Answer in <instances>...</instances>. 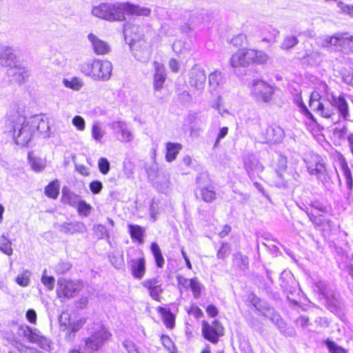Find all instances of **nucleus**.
<instances>
[{
    "label": "nucleus",
    "mask_w": 353,
    "mask_h": 353,
    "mask_svg": "<svg viewBox=\"0 0 353 353\" xmlns=\"http://www.w3.org/2000/svg\"><path fill=\"white\" fill-rule=\"evenodd\" d=\"M244 166L251 181H254L263 172L264 168L261 162L253 155L248 154L244 157Z\"/></svg>",
    "instance_id": "11"
},
{
    "label": "nucleus",
    "mask_w": 353,
    "mask_h": 353,
    "mask_svg": "<svg viewBox=\"0 0 353 353\" xmlns=\"http://www.w3.org/2000/svg\"><path fill=\"white\" fill-rule=\"evenodd\" d=\"M225 80L223 74L219 70L211 72L208 77V83L210 92H219L225 84Z\"/></svg>",
    "instance_id": "19"
},
{
    "label": "nucleus",
    "mask_w": 353,
    "mask_h": 353,
    "mask_svg": "<svg viewBox=\"0 0 353 353\" xmlns=\"http://www.w3.org/2000/svg\"><path fill=\"white\" fill-rule=\"evenodd\" d=\"M108 3H102L98 6H94L92 8V14L98 18L109 21L112 19L110 13H108Z\"/></svg>",
    "instance_id": "36"
},
{
    "label": "nucleus",
    "mask_w": 353,
    "mask_h": 353,
    "mask_svg": "<svg viewBox=\"0 0 353 353\" xmlns=\"http://www.w3.org/2000/svg\"><path fill=\"white\" fill-rule=\"evenodd\" d=\"M248 58L251 59V63L257 64H264L269 59L268 55L261 50H255L249 49Z\"/></svg>",
    "instance_id": "38"
},
{
    "label": "nucleus",
    "mask_w": 353,
    "mask_h": 353,
    "mask_svg": "<svg viewBox=\"0 0 353 353\" xmlns=\"http://www.w3.org/2000/svg\"><path fill=\"white\" fill-rule=\"evenodd\" d=\"M158 312L162 316L163 321L168 328H172L174 325L175 317L169 309L159 307Z\"/></svg>",
    "instance_id": "40"
},
{
    "label": "nucleus",
    "mask_w": 353,
    "mask_h": 353,
    "mask_svg": "<svg viewBox=\"0 0 353 353\" xmlns=\"http://www.w3.org/2000/svg\"><path fill=\"white\" fill-rule=\"evenodd\" d=\"M30 272L28 270H25L17 276L16 282L18 285L22 287H26L28 285L30 282Z\"/></svg>",
    "instance_id": "48"
},
{
    "label": "nucleus",
    "mask_w": 353,
    "mask_h": 353,
    "mask_svg": "<svg viewBox=\"0 0 353 353\" xmlns=\"http://www.w3.org/2000/svg\"><path fill=\"white\" fill-rule=\"evenodd\" d=\"M128 232L131 238L134 240L137 241L139 243H143V236L145 230L139 225L128 224Z\"/></svg>",
    "instance_id": "39"
},
{
    "label": "nucleus",
    "mask_w": 353,
    "mask_h": 353,
    "mask_svg": "<svg viewBox=\"0 0 353 353\" xmlns=\"http://www.w3.org/2000/svg\"><path fill=\"white\" fill-rule=\"evenodd\" d=\"M28 161L31 168L37 172L44 170L46 167V160L34 155L33 152L28 153Z\"/></svg>",
    "instance_id": "35"
},
{
    "label": "nucleus",
    "mask_w": 353,
    "mask_h": 353,
    "mask_svg": "<svg viewBox=\"0 0 353 353\" xmlns=\"http://www.w3.org/2000/svg\"><path fill=\"white\" fill-rule=\"evenodd\" d=\"M265 316L267 318H269L272 323L279 327H280L282 324V320L280 315L277 313H275L274 311H268V313L265 314Z\"/></svg>",
    "instance_id": "61"
},
{
    "label": "nucleus",
    "mask_w": 353,
    "mask_h": 353,
    "mask_svg": "<svg viewBox=\"0 0 353 353\" xmlns=\"http://www.w3.org/2000/svg\"><path fill=\"white\" fill-rule=\"evenodd\" d=\"M81 288L79 282L60 278L57 281V294L60 299H70L73 297Z\"/></svg>",
    "instance_id": "9"
},
{
    "label": "nucleus",
    "mask_w": 353,
    "mask_h": 353,
    "mask_svg": "<svg viewBox=\"0 0 353 353\" xmlns=\"http://www.w3.org/2000/svg\"><path fill=\"white\" fill-rule=\"evenodd\" d=\"M34 132L36 130L44 138L50 137V125L48 122L39 116L30 118Z\"/></svg>",
    "instance_id": "25"
},
{
    "label": "nucleus",
    "mask_w": 353,
    "mask_h": 353,
    "mask_svg": "<svg viewBox=\"0 0 353 353\" xmlns=\"http://www.w3.org/2000/svg\"><path fill=\"white\" fill-rule=\"evenodd\" d=\"M195 195L206 203H210L216 198L214 188L212 185L199 186L195 190Z\"/></svg>",
    "instance_id": "28"
},
{
    "label": "nucleus",
    "mask_w": 353,
    "mask_h": 353,
    "mask_svg": "<svg viewBox=\"0 0 353 353\" xmlns=\"http://www.w3.org/2000/svg\"><path fill=\"white\" fill-rule=\"evenodd\" d=\"M299 41L296 37L294 36L286 37L281 43V48L284 50H288L298 43Z\"/></svg>",
    "instance_id": "50"
},
{
    "label": "nucleus",
    "mask_w": 353,
    "mask_h": 353,
    "mask_svg": "<svg viewBox=\"0 0 353 353\" xmlns=\"http://www.w3.org/2000/svg\"><path fill=\"white\" fill-rule=\"evenodd\" d=\"M79 70L85 76L94 81H108L112 72V64L108 60L93 59L79 65Z\"/></svg>",
    "instance_id": "2"
},
{
    "label": "nucleus",
    "mask_w": 353,
    "mask_h": 353,
    "mask_svg": "<svg viewBox=\"0 0 353 353\" xmlns=\"http://www.w3.org/2000/svg\"><path fill=\"white\" fill-rule=\"evenodd\" d=\"M57 229L66 234L83 233L86 230L85 224L81 221L64 222L57 225Z\"/></svg>",
    "instance_id": "22"
},
{
    "label": "nucleus",
    "mask_w": 353,
    "mask_h": 353,
    "mask_svg": "<svg viewBox=\"0 0 353 353\" xmlns=\"http://www.w3.org/2000/svg\"><path fill=\"white\" fill-rule=\"evenodd\" d=\"M110 126L120 141L128 143L134 139L132 133L124 121H114L110 124Z\"/></svg>",
    "instance_id": "15"
},
{
    "label": "nucleus",
    "mask_w": 353,
    "mask_h": 353,
    "mask_svg": "<svg viewBox=\"0 0 353 353\" xmlns=\"http://www.w3.org/2000/svg\"><path fill=\"white\" fill-rule=\"evenodd\" d=\"M77 210L80 214L87 216L91 210L90 205L88 204L85 201L80 200L79 203L76 206Z\"/></svg>",
    "instance_id": "52"
},
{
    "label": "nucleus",
    "mask_w": 353,
    "mask_h": 353,
    "mask_svg": "<svg viewBox=\"0 0 353 353\" xmlns=\"http://www.w3.org/2000/svg\"><path fill=\"white\" fill-rule=\"evenodd\" d=\"M308 173L316 177L319 183H321L326 189L332 187L330 176L326 168L325 159L315 153L309 154L305 159Z\"/></svg>",
    "instance_id": "3"
},
{
    "label": "nucleus",
    "mask_w": 353,
    "mask_h": 353,
    "mask_svg": "<svg viewBox=\"0 0 353 353\" xmlns=\"http://www.w3.org/2000/svg\"><path fill=\"white\" fill-rule=\"evenodd\" d=\"M153 65L154 68V88L155 90H160L166 79L165 68L162 63L157 61H154Z\"/></svg>",
    "instance_id": "27"
},
{
    "label": "nucleus",
    "mask_w": 353,
    "mask_h": 353,
    "mask_svg": "<svg viewBox=\"0 0 353 353\" xmlns=\"http://www.w3.org/2000/svg\"><path fill=\"white\" fill-rule=\"evenodd\" d=\"M347 33H337L333 37H325L322 41V46L328 48L334 46L336 49H345Z\"/></svg>",
    "instance_id": "17"
},
{
    "label": "nucleus",
    "mask_w": 353,
    "mask_h": 353,
    "mask_svg": "<svg viewBox=\"0 0 353 353\" xmlns=\"http://www.w3.org/2000/svg\"><path fill=\"white\" fill-rule=\"evenodd\" d=\"M62 193V199L63 202L72 207H76L81 200L79 199V196L65 188L63 190Z\"/></svg>",
    "instance_id": "42"
},
{
    "label": "nucleus",
    "mask_w": 353,
    "mask_h": 353,
    "mask_svg": "<svg viewBox=\"0 0 353 353\" xmlns=\"http://www.w3.org/2000/svg\"><path fill=\"white\" fill-rule=\"evenodd\" d=\"M330 101L334 109H336L339 112L337 118L339 119L340 117H342L344 120H350L348 103L343 94L336 96L334 94H331Z\"/></svg>",
    "instance_id": "14"
},
{
    "label": "nucleus",
    "mask_w": 353,
    "mask_h": 353,
    "mask_svg": "<svg viewBox=\"0 0 353 353\" xmlns=\"http://www.w3.org/2000/svg\"><path fill=\"white\" fill-rule=\"evenodd\" d=\"M110 336V332L103 325H98L95 331L85 339V349L90 352L98 350Z\"/></svg>",
    "instance_id": "7"
},
{
    "label": "nucleus",
    "mask_w": 353,
    "mask_h": 353,
    "mask_svg": "<svg viewBox=\"0 0 353 353\" xmlns=\"http://www.w3.org/2000/svg\"><path fill=\"white\" fill-rule=\"evenodd\" d=\"M230 253V246L228 243H222L221 248L217 251V258L224 259L229 256Z\"/></svg>",
    "instance_id": "56"
},
{
    "label": "nucleus",
    "mask_w": 353,
    "mask_h": 353,
    "mask_svg": "<svg viewBox=\"0 0 353 353\" xmlns=\"http://www.w3.org/2000/svg\"><path fill=\"white\" fill-rule=\"evenodd\" d=\"M19 334L26 340L38 345L44 350H51V341L46 337L37 328H33L28 325H21L19 327Z\"/></svg>",
    "instance_id": "6"
},
{
    "label": "nucleus",
    "mask_w": 353,
    "mask_h": 353,
    "mask_svg": "<svg viewBox=\"0 0 353 353\" xmlns=\"http://www.w3.org/2000/svg\"><path fill=\"white\" fill-rule=\"evenodd\" d=\"M46 195L51 199H55L59 194V183L58 180L50 182L45 188Z\"/></svg>",
    "instance_id": "43"
},
{
    "label": "nucleus",
    "mask_w": 353,
    "mask_h": 353,
    "mask_svg": "<svg viewBox=\"0 0 353 353\" xmlns=\"http://www.w3.org/2000/svg\"><path fill=\"white\" fill-rule=\"evenodd\" d=\"M141 285L147 289L150 297L157 301H161V294L163 292L161 283L158 278H152L144 280Z\"/></svg>",
    "instance_id": "16"
},
{
    "label": "nucleus",
    "mask_w": 353,
    "mask_h": 353,
    "mask_svg": "<svg viewBox=\"0 0 353 353\" xmlns=\"http://www.w3.org/2000/svg\"><path fill=\"white\" fill-rule=\"evenodd\" d=\"M341 170L342 172V176L345 180L347 192L345 194V199L349 200L350 196L352 194V189H353V179L352 176V172L350 168H349L347 163L345 159H343L341 163Z\"/></svg>",
    "instance_id": "26"
},
{
    "label": "nucleus",
    "mask_w": 353,
    "mask_h": 353,
    "mask_svg": "<svg viewBox=\"0 0 353 353\" xmlns=\"http://www.w3.org/2000/svg\"><path fill=\"white\" fill-rule=\"evenodd\" d=\"M0 250L8 256L12 254V243L5 235L0 237Z\"/></svg>",
    "instance_id": "47"
},
{
    "label": "nucleus",
    "mask_w": 353,
    "mask_h": 353,
    "mask_svg": "<svg viewBox=\"0 0 353 353\" xmlns=\"http://www.w3.org/2000/svg\"><path fill=\"white\" fill-rule=\"evenodd\" d=\"M85 322L86 319L85 318H81L74 322H71L69 327H66L65 340L72 341L75 337L76 332L83 327Z\"/></svg>",
    "instance_id": "32"
},
{
    "label": "nucleus",
    "mask_w": 353,
    "mask_h": 353,
    "mask_svg": "<svg viewBox=\"0 0 353 353\" xmlns=\"http://www.w3.org/2000/svg\"><path fill=\"white\" fill-rule=\"evenodd\" d=\"M106 134L105 130L103 126V124L95 121L92 124L91 135L93 140L97 143H103V138Z\"/></svg>",
    "instance_id": "33"
},
{
    "label": "nucleus",
    "mask_w": 353,
    "mask_h": 353,
    "mask_svg": "<svg viewBox=\"0 0 353 353\" xmlns=\"http://www.w3.org/2000/svg\"><path fill=\"white\" fill-rule=\"evenodd\" d=\"M176 281H177L178 285H180L181 288H183L185 290H188L190 288V286L193 282V279H189L185 278L183 276H177Z\"/></svg>",
    "instance_id": "60"
},
{
    "label": "nucleus",
    "mask_w": 353,
    "mask_h": 353,
    "mask_svg": "<svg viewBox=\"0 0 353 353\" xmlns=\"http://www.w3.org/2000/svg\"><path fill=\"white\" fill-rule=\"evenodd\" d=\"M0 64L11 69L17 65L14 50L10 47H3L0 51Z\"/></svg>",
    "instance_id": "24"
},
{
    "label": "nucleus",
    "mask_w": 353,
    "mask_h": 353,
    "mask_svg": "<svg viewBox=\"0 0 353 353\" xmlns=\"http://www.w3.org/2000/svg\"><path fill=\"white\" fill-rule=\"evenodd\" d=\"M251 94L257 102L270 103L279 90L261 79H254L252 82Z\"/></svg>",
    "instance_id": "5"
},
{
    "label": "nucleus",
    "mask_w": 353,
    "mask_h": 353,
    "mask_svg": "<svg viewBox=\"0 0 353 353\" xmlns=\"http://www.w3.org/2000/svg\"><path fill=\"white\" fill-rule=\"evenodd\" d=\"M338 7L342 12L353 17V5L345 4V3L340 1L338 3Z\"/></svg>",
    "instance_id": "62"
},
{
    "label": "nucleus",
    "mask_w": 353,
    "mask_h": 353,
    "mask_svg": "<svg viewBox=\"0 0 353 353\" xmlns=\"http://www.w3.org/2000/svg\"><path fill=\"white\" fill-rule=\"evenodd\" d=\"M182 149L180 143L168 142L166 143L165 159L168 162L175 160L178 153Z\"/></svg>",
    "instance_id": "37"
},
{
    "label": "nucleus",
    "mask_w": 353,
    "mask_h": 353,
    "mask_svg": "<svg viewBox=\"0 0 353 353\" xmlns=\"http://www.w3.org/2000/svg\"><path fill=\"white\" fill-rule=\"evenodd\" d=\"M280 285L283 291L287 294L288 299L292 302L293 304L296 305L298 303V301L294 300V299H291L290 294L292 295L293 292L295 291L294 287H293L291 284L294 283V279L292 276L288 273L283 272L280 276Z\"/></svg>",
    "instance_id": "21"
},
{
    "label": "nucleus",
    "mask_w": 353,
    "mask_h": 353,
    "mask_svg": "<svg viewBox=\"0 0 353 353\" xmlns=\"http://www.w3.org/2000/svg\"><path fill=\"white\" fill-rule=\"evenodd\" d=\"M206 81V75L202 67L195 65L189 72V83L191 87L203 90Z\"/></svg>",
    "instance_id": "13"
},
{
    "label": "nucleus",
    "mask_w": 353,
    "mask_h": 353,
    "mask_svg": "<svg viewBox=\"0 0 353 353\" xmlns=\"http://www.w3.org/2000/svg\"><path fill=\"white\" fill-rule=\"evenodd\" d=\"M325 344L330 353H347V351L336 343L331 341H326Z\"/></svg>",
    "instance_id": "53"
},
{
    "label": "nucleus",
    "mask_w": 353,
    "mask_h": 353,
    "mask_svg": "<svg viewBox=\"0 0 353 353\" xmlns=\"http://www.w3.org/2000/svg\"><path fill=\"white\" fill-rule=\"evenodd\" d=\"M287 163V157L279 154L274 166L275 174L272 183L275 186L280 188H286L288 185V179L285 177Z\"/></svg>",
    "instance_id": "10"
},
{
    "label": "nucleus",
    "mask_w": 353,
    "mask_h": 353,
    "mask_svg": "<svg viewBox=\"0 0 353 353\" xmlns=\"http://www.w3.org/2000/svg\"><path fill=\"white\" fill-rule=\"evenodd\" d=\"M8 74L9 76L13 77L14 79L19 83L24 82L30 75L28 70L24 67L17 66V65L11 69H9Z\"/></svg>",
    "instance_id": "31"
},
{
    "label": "nucleus",
    "mask_w": 353,
    "mask_h": 353,
    "mask_svg": "<svg viewBox=\"0 0 353 353\" xmlns=\"http://www.w3.org/2000/svg\"><path fill=\"white\" fill-rule=\"evenodd\" d=\"M137 37H132L131 45L132 54L136 59L141 62L148 61L151 55V50L148 43L143 41H136Z\"/></svg>",
    "instance_id": "12"
},
{
    "label": "nucleus",
    "mask_w": 353,
    "mask_h": 353,
    "mask_svg": "<svg viewBox=\"0 0 353 353\" xmlns=\"http://www.w3.org/2000/svg\"><path fill=\"white\" fill-rule=\"evenodd\" d=\"M150 248L155 259L157 266L158 268H162L164 265L165 261L159 245L157 243L153 242L151 244Z\"/></svg>",
    "instance_id": "44"
},
{
    "label": "nucleus",
    "mask_w": 353,
    "mask_h": 353,
    "mask_svg": "<svg viewBox=\"0 0 353 353\" xmlns=\"http://www.w3.org/2000/svg\"><path fill=\"white\" fill-rule=\"evenodd\" d=\"M295 103L298 108H299L300 112L306 117L308 119L315 121V119L313 114L309 111L305 103H303L302 98L301 96H297L295 99Z\"/></svg>",
    "instance_id": "45"
},
{
    "label": "nucleus",
    "mask_w": 353,
    "mask_h": 353,
    "mask_svg": "<svg viewBox=\"0 0 353 353\" xmlns=\"http://www.w3.org/2000/svg\"><path fill=\"white\" fill-rule=\"evenodd\" d=\"M128 263L130 267L132 276L137 279H141L144 276L145 272V263L144 258L142 257L138 259H132Z\"/></svg>",
    "instance_id": "30"
},
{
    "label": "nucleus",
    "mask_w": 353,
    "mask_h": 353,
    "mask_svg": "<svg viewBox=\"0 0 353 353\" xmlns=\"http://www.w3.org/2000/svg\"><path fill=\"white\" fill-rule=\"evenodd\" d=\"M310 64L314 65L319 63L321 60V54L318 51L307 50L303 57Z\"/></svg>",
    "instance_id": "46"
},
{
    "label": "nucleus",
    "mask_w": 353,
    "mask_h": 353,
    "mask_svg": "<svg viewBox=\"0 0 353 353\" xmlns=\"http://www.w3.org/2000/svg\"><path fill=\"white\" fill-rule=\"evenodd\" d=\"M108 13L113 19H109V21H122L125 19L126 2L108 3Z\"/></svg>",
    "instance_id": "18"
},
{
    "label": "nucleus",
    "mask_w": 353,
    "mask_h": 353,
    "mask_svg": "<svg viewBox=\"0 0 353 353\" xmlns=\"http://www.w3.org/2000/svg\"><path fill=\"white\" fill-rule=\"evenodd\" d=\"M62 82L65 88H70L74 91L80 90L84 85L83 81L81 79L77 77H74L71 79L65 78L63 79Z\"/></svg>",
    "instance_id": "41"
},
{
    "label": "nucleus",
    "mask_w": 353,
    "mask_h": 353,
    "mask_svg": "<svg viewBox=\"0 0 353 353\" xmlns=\"http://www.w3.org/2000/svg\"><path fill=\"white\" fill-rule=\"evenodd\" d=\"M309 105L313 111L321 117L330 119L333 123L339 121L335 109L331 104L330 96H327V99H322L317 92H313L310 95Z\"/></svg>",
    "instance_id": "4"
},
{
    "label": "nucleus",
    "mask_w": 353,
    "mask_h": 353,
    "mask_svg": "<svg viewBox=\"0 0 353 353\" xmlns=\"http://www.w3.org/2000/svg\"><path fill=\"white\" fill-rule=\"evenodd\" d=\"M342 79L345 83L353 86V70L344 72L342 74Z\"/></svg>",
    "instance_id": "64"
},
{
    "label": "nucleus",
    "mask_w": 353,
    "mask_h": 353,
    "mask_svg": "<svg viewBox=\"0 0 353 353\" xmlns=\"http://www.w3.org/2000/svg\"><path fill=\"white\" fill-rule=\"evenodd\" d=\"M126 14L148 17L151 14V9L148 7L126 2Z\"/></svg>",
    "instance_id": "34"
},
{
    "label": "nucleus",
    "mask_w": 353,
    "mask_h": 353,
    "mask_svg": "<svg viewBox=\"0 0 353 353\" xmlns=\"http://www.w3.org/2000/svg\"><path fill=\"white\" fill-rule=\"evenodd\" d=\"M72 123L79 131H83L85 128V120L81 116L77 115L74 117L72 120Z\"/></svg>",
    "instance_id": "58"
},
{
    "label": "nucleus",
    "mask_w": 353,
    "mask_h": 353,
    "mask_svg": "<svg viewBox=\"0 0 353 353\" xmlns=\"http://www.w3.org/2000/svg\"><path fill=\"white\" fill-rule=\"evenodd\" d=\"M250 50L241 49L234 54L230 59V63L233 68L239 66L247 67L251 63V59L248 58Z\"/></svg>",
    "instance_id": "23"
},
{
    "label": "nucleus",
    "mask_w": 353,
    "mask_h": 353,
    "mask_svg": "<svg viewBox=\"0 0 353 353\" xmlns=\"http://www.w3.org/2000/svg\"><path fill=\"white\" fill-rule=\"evenodd\" d=\"M202 335L208 341L212 343H217L219 337L224 334V327L217 320H214L212 323L203 321L202 322Z\"/></svg>",
    "instance_id": "8"
},
{
    "label": "nucleus",
    "mask_w": 353,
    "mask_h": 353,
    "mask_svg": "<svg viewBox=\"0 0 353 353\" xmlns=\"http://www.w3.org/2000/svg\"><path fill=\"white\" fill-rule=\"evenodd\" d=\"M246 40V36L244 34H239L231 39V43L236 47L241 46Z\"/></svg>",
    "instance_id": "63"
},
{
    "label": "nucleus",
    "mask_w": 353,
    "mask_h": 353,
    "mask_svg": "<svg viewBox=\"0 0 353 353\" xmlns=\"http://www.w3.org/2000/svg\"><path fill=\"white\" fill-rule=\"evenodd\" d=\"M59 321L61 329L67 332L66 327H69V325L71 323L69 314L67 312H63L59 316Z\"/></svg>",
    "instance_id": "55"
},
{
    "label": "nucleus",
    "mask_w": 353,
    "mask_h": 353,
    "mask_svg": "<svg viewBox=\"0 0 353 353\" xmlns=\"http://www.w3.org/2000/svg\"><path fill=\"white\" fill-rule=\"evenodd\" d=\"M268 32L269 34L268 36L264 37L262 39L263 41H267L268 43H274L276 41V37L279 35V32L276 29L272 28V27H269L268 28Z\"/></svg>",
    "instance_id": "57"
},
{
    "label": "nucleus",
    "mask_w": 353,
    "mask_h": 353,
    "mask_svg": "<svg viewBox=\"0 0 353 353\" xmlns=\"http://www.w3.org/2000/svg\"><path fill=\"white\" fill-rule=\"evenodd\" d=\"M316 290L318 291L319 293L322 294L326 299H328L329 293L327 290V285L323 281H319L315 283Z\"/></svg>",
    "instance_id": "54"
},
{
    "label": "nucleus",
    "mask_w": 353,
    "mask_h": 353,
    "mask_svg": "<svg viewBox=\"0 0 353 353\" xmlns=\"http://www.w3.org/2000/svg\"><path fill=\"white\" fill-rule=\"evenodd\" d=\"M88 41L91 43L92 49L95 54L98 55L108 54L110 51L109 44L93 33H90L88 36Z\"/></svg>",
    "instance_id": "20"
},
{
    "label": "nucleus",
    "mask_w": 353,
    "mask_h": 353,
    "mask_svg": "<svg viewBox=\"0 0 353 353\" xmlns=\"http://www.w3.org/2000/svg\"><path fill=\"white\" fill-rule=\"evenodd\" d=\"M203 288V285L199 281L197 278H193V282L190 286V289L192 292L193 296L195 299L200 297L201 294V290Z\"/></svg>",
    "instance_id": "49"
},
{
    "label": "nucleus",
    "mask_w": 353,
    "mask_h": 353,
    "mask_svg": "<svg viewBox=\"0 0 353 353\" xmlns=\"http://www.w3.org/2000/svg\"><path fill=\"white\" fill-rule=\"evenodd\" d=\"M6 130L12 133L15 143L26 146L34 133L30 119L19 114L11 116L6 123Z\"/></svg>",
    "instance_id": "1"
},
{
    "label": "nucleus",
    "mask_w": 353,
    "mask_h": 353,
    "mask_svg": "<svg viewBox=\"0 0 353 353\" xmlns=\"http://www.w3.org/2000/svg\"><path fill=\"white\" fill-rule=\"evenodd\" d=\"M46 270L43 272L41 277V283L48 288V290H52L54 286L55 279L52 276H48L46 274Z\"/></svg>",
    "instance_id": "51"
},
{
    "label": "nucleus",
    "mask_w": 353,
    "mask_h": 353,
    "mask_svg": "<svg viewBox=\"0 0 353 353\" xmlns=\"http://www.w3.org/2000/svg\"><path fill=\"white\" fill-rule=\"evenodd\" d=\"M98 166L102 174H106L108 173L110 170V163L107 159L103 157L100 158L98 162Z\"/></svg>",
    "instance_id": "59"
},
{
    "label": "nucleus",
    "mask_w": 353,
    "mask_h": 353,
    "mask_svg": "<svg viewBox=\"0 0 353 353\" xmlns=\"http://www.w3.org/2000/svg\"><path fill=\"white\" fill-rule=\"evenodd\" d=\"M284 137V132L278 125H270L265 130V139L267 142L276 143L281 141Z\"/></svg>",
    "instance_id": "29"
}]
</instances>
